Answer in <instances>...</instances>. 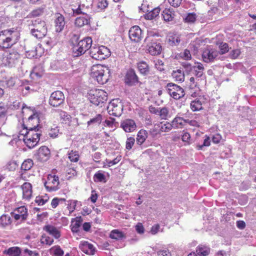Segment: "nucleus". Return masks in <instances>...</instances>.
Instances as JSON below:
<instances>
[{
    "instance_id": "4be33fe9",
    "label": "nucleus",
    "mask_w": 256,
    "mask_h": 256,
    "mask_svg": "<svg viewBox=\"0 0 256 256\" xmlns=\"http://www.w3.org/2000/svg\"><path fill=\"white\" fill-rule=\"evenodd\" d=\"M21 188L22 191V198L24 200H30L32 196V185L30 182H24Z\"/></svg>"
},
{
    "instance_id": "1a4fd4ad",
    "label": "nucleus",
    "mask_w": 256,
    "mask_h": 256,
    "mask_svg": "<svg viewBox=\"0 0 256 256\" xmlns=\"http://www.w3.org/2000/svg\"><path fill=\"white\" fill-rule=\"evenodd\" d=\"M122 109V104L119 99L112 100L107 107L109 114L115 116H121Z\"/></svg>"
},
{
    "instance_id": "ddd939ff",
    "label": "nucleus",
    "mask_w": 256,
    "mask_h": 256,
    "mask_svg": "<svg viewBox=\"0 0 256 256\" xmlns=\"http://www.w3.org/2000/svg\"><path fill=\"white\" fill-rule=\"evenodd\" d=\"M20 58V54L16 51L12 50L4 58V62L6 66L12 67L18 62Z\"/></svg>"
},
{
    "instance_id": "de8ad7c7",
    "label": "nucleus",
    "mask_w": 256,
    "mask_h": 256,
    "mask_svg": "<svg viewBox=\"0 0 256 256\" xmlns=\"http://www.w3.org/2000/svg\"><path fill=\"white\" fill-rule=\"evenodd\" d=\"M169 114V110L166 107L160 108L158 116L163 120H166Z\"/></svg>"
},
{
    "instance_id": "338daca9",
    "label": "nucleus",
    "mask_w": 256,
    "mask_h": 256,
    "mask_svg": "<svg viewBox=\"0 0 256 256\" xmlns=\"http://www.w3.org/2000/svg\"><path fill=\"white\" fill-rule=\"evenodd\" d=\"M157 253L158 256H171L170 252L168 250H160Z\"/></svg>"
},
{
    "instance_id": "dca6fc26",
    "label": "nucleus",
    "mask_w": 256,
    "mask_h": 256,
    "mask_svg": "<svg viewBox=\"0 0 256 256\" xmlns=\"http://www.w3.org/2000/svg\"><path fill=\"white\" fill-rule=\"evenodd\" d=\"M50 154L49 148L46 146H42L38 150L35 156L38 160L46 162L50 158Z\"/></svg>"
},
{
    "instance_id": "f03ea898",
    "label": "nucleus",
    "mask_w": 256,
    "mask_h": 256,
    "mask_svg": "<svg viewBox=\"0 0 256 256\" xmlns=\"http://www.w3.org/2000/svg\"><path fill=\"white\" fill-rule=\"evenodd\" d=\"M41 134L37 130H30L22 128L19 132V139L22 140L25 144L29 148L35 147L38 144Z\"/></svg>"
},
{
    "instance_id": "13d9d810",
    "label": "nucleus",
    "mask_w": 256,
    "mask_h": 256,
    "mask_svg": "<svg viewBox=\"0 0 256 256\" xmlns=\"http://www.w3.org/2000/svg\"><path fill=\"white\" fill-rule=\"evenodd\" d=\"M135 142V139L134 138L130 137L127 138L126 141V148L128 150H130Z\"/></svg>"
},
{
    "instance_id": "864d4df0",
    "label": "nucleus",
    "mask_w": 256,
    "mask_h": 256,
    "mask_svg": "<svg viewBox=\"0 0 256 256\" xmlns=\"http://www.w3.org/2000/svg\"><path fill=\"white\" fill-rule=\"evenodd\" d=\"M43 9L38 8L33 10L28 16L29 18L36 17L40 16L43 13Z\"/></svg>"
},
{
    "instance_id": "c9c22d12",
    "label": "nucleus",
    "mask_w": 256,
    "mask_h": 256,
    "mask_svg": "<svg viewBox=\"0 0 256 256\" xmlns=\"http://www.w3.org/2000/svg\"><path fill=\"white\" fill-rule=\"evenodd\" d=\"M172 76L177 82H182L184 80V74L180 70L174 71L172 73Z\"/></svg>"
},
{
    "instance_id": "20e7f679",
    "label": "nucleus",
    "mask_w": 256,
    "mask_h": 256,
    "mask_svg": "<svg viewBox=\"0 0 256 256\" xmlns=\"http://www.w3.org/2000/svg\"><path fill=\"white\" fill-rule=\"evenodd\" d=\"M28 26L32 34L37 38H41L46 34L47 28L46 22L40 18L31 20Z\"/></svg>"
},
{
    "instance_id": "f257e3e1",
    "label": "nucleus",
    "mask_w": 256,
    "mask_h": 256,
    "mask_svg": "<svg viewBox=\"0 0 256 256\" xmlns=\"http://www.w3.org/2000/svg\"><path fill=\"white\" fill-rule=\"evenodd\" d=\"M20 38V32L16 29L12 28L0 32V48H8L16 44Z\"/></svg>"
},
{
    "instance_id": "2eb2a0df",
    "label": "nucleus",
    "mask_w": 256,
    "mask_h": 256,
    "mask_svg": "<svg viewBox=\"0 0 256 256\" xmlns=\"http://www.w3.org/2000/svg\"><path fill=\"white\" fill-rule=\"evenodd\" d=\"M129 38L132 41L138 42L141 40L142 36V30L138 26H132L129 30Z\"/></svg>"
},
{
    "instance_id": "0eeeda50",
    "label": "nucleus",
    "mask_w": 256,
    "mask_h": 256,
    "mask_svg": "<svg viewBox=\"0 0 256 256\" xmlns=\"http://www.w3.org/2000/svg\"><path fill=\"white\" fill-rule=\"evenodd\" d=\"M90 54L92 58L102 60L108 58L110 55V52L104 46H93L90 50Z\"/></svg>"
},
{
    "instance_id": "4468645a",
    "label": "nucleus",
    "mask_w": 256,
    "mask_h": 256,
    "mask_svg": "<svg viewBox=\"0 0 256 256\" xmlns=\"http://www.w3.org/2000/svg\"><path fill=\"white\" fill-rule=\"evenodd\" d=\"M40 118L38 113L36 112L28 118L27 120V126L26 127L24 126H23L22 128H28V130H39L38 128Z\"/></svg>"
},
{
    "instance_id": "7ed1b4c3",
    "label": "nucleus",
    "mask_w": 256,
    "mask_h": 256,
    "mask_svg": "<svg viewBox=\"0 0 256 256\" xmlns=\"http://www.w3.org/2000/svg\"><path fill=\"white\" fill-rule=\"evenodd\" d=\"M110 70L108 68L100 64L94 65L90 70V76L98 84H103L108 80Z\"/></svg>"
},
{
    "instance_id": "b1692460",
    "label": "nucleus",
    "mask_w": 256,
    "mask_h": 256,
    "mask_svg": "<svg viewBox=\"0 0 256 256\" xmlns=\"http://www.w3.org/2000/svg\"><path fill=\"white\" fill-rule=\"evenodd\" d=\"M190 68L193 71V74L197 77H201L204 73V68L201 63L198 62L196 64L195 66H191L190 65L187 64V68Z\"/></svg>"
},
{
    "instance_id": "a878e982",
    "label": "nucleus",
    "mask_w": 256,
    "mask_h": 256,
    "mask_svg": "<svg viewBox=\"0 0 256 256\" xmlns=\"http://www.w3.org/2000/svg\"><path fill=\"white\" fill-rule=\"evenodd\" d=\"M138 82V78L134 71L132 70H128L126 75V82L130 85H132Z\"/></svg>"
},
{
    "instance_id": "69168bd1",
    "label": "nucleus",
    "mask_w": 256,
    "mask_h": 256,
    "mask_svg": "<svg viewBox=\"0 0 256 256\" xmlns=\"http://www.w3.org/2000/svg\"><path fill=\"white\" fill-rule=\"evenodd\" d=\"M168 3L173 7L177 8L180 6L182 0H168Z\"/></svg>"
},
{
    "instance_id": "49530a36",
    "label": "nucleus",
    "mask_w": 256,
    "mask_h": 256,
    "mask_svg": "<svg viewBox=\"0 0 256 256\" xmlns=\"http://www.w3.org/2000/svg\"><path fill=\"white\" fill-rule=\"evenodd\" d=\"M40 242L43 244L50 246L54 243L53 238L48 236L42 235L40 238Z\"/></svg>"
},
{
    "instance_id": "7c9ffc66",
    "label": "nucleus",
    "mask_w": 256,
    "mask_h": 256,
    "mask_svg": "<svg viewBox=\"0 0 256 256\" xmlns=\"http://www.w3.org/2000/svg\"><path fill=\"white\" fill-rule=\"evenodd\" d=\"M82 218L80 216L76 217L72 221L70 225L71 230L74 232H77L82 222Z\"/></svg>"
},
{
    "instance_id": "58836bf2",
    "label": "nucleus",
    "mask_w": 256,
    "mask_h": 256,
    "mask_svg": "<svg viewBox=\"0 0 256 256\" xmlns=\"http://www.w3.org/2000/svg\"><path fill=\"white\" fill-rule=\"evenodd\" d=\"M11 223L10 217L6 214H3L0 217V226L5 227Z\"/></svg>"
},
{
    "instance_id": "c756f323",
    "label": "nucleus",
    "mask_w": 256,
    "mask_h": 256,
    "mask_svg": "<svg viewBox=\"0 0 256 256\" xmlns=\"http://www.w3.org/2000/svg\"><path fill=\"white\" fill-rule=\"evenodd\" d=\"M186 120L181 117L176 116L170 123L172 128H181L184 126Z\"/></svg>"
},
{
    "instance_id": "774afa93",
    "label": "nucleus",
    "mask_w": 256,
    "mask_h": 256,
    "mask_svg": "<svg viewBox=\"0 0 256 256\" xmlns=\"http://www.w3.org/2000/svg\"><path fill=\"white\" fill-rule=\"evenodd\" d=\"M136 230L138 233L142 234L144 233V228L141 223H138L136 226Z\"/></svg>"
},
{
    "instance_id": "79ce46f5",
    "label": "nucleus",
    "mask_w": 256,
    "mask_h": 256,
    "mask_svg": "<svg viewBox=\"0 0 256 256\" xmlns=\"http://www.w3.org/2000/svg\"><path fill=\"white\" fill-rule=\"evenodd\" d=\"M80 202L76 200H69L67 202V208L69 210L70 214L72 212L76 209L77 204H80Z\"/></svg>"
},
{
    "instance_id": "6e6552de",
    "label": "nucleus",
    "mask_w": 256,
    "mask_h": 256,
    "mask_svg": "<svg viewBox=\"0 0 256 256\" xmlns=\"http://www.w3.org/2000/svg\"><path fill=\"white\" fill-rule=\"evenodd\" d=\"M44 185L46 190L49 192L56 191L60 188L58 177L52 174H48Z\"/></svg>"
},
{
    "instance_id": "aec40b11",
    "label": "nucleus",
    "mask_w": 256,
    "mask_h": 256,
    "mask_svg": "<svg viewBox=\"0 0 256 256\" xmlns=\"http://www.w3.org/2000/svg\"><path fill=\"white\" fill-rule=\"evenodd\" d=\"M120 126L126 132H131L136 130V125L132 119H126L121 122Z\"/></svg>"
},
{
    "instance_id": "37998d69",
    "label": "nucleus",
    "mask_w": 256,
    "mask_h": 256,
    "mask_svg": "<svg viewBox=\"0 0 256 256\" xmlns=\"http://www.w3.org/2000/svg\"><path fill=\"white\" fill-rule=\"evenodd\" d=\"M158 125L160 126V132H168L172 128L171 123L168 122L164 124L161 122Z\"/></svg>"
},
{
    "instance_id": "2f4dec72",
    "label": "nucleus",
    "mask_w": 256,
    "mask_h": 256,
    "mask_svg": "<svg viewBox=\"0 0 256 256\" xmlns=\"http://www.w3.org/2000/svg\"><path fill=\"white\" fill-rule=\"evenodd\" d=\"M49 252L52 256H64V251L58 245L52 246L49 250Z\"/></svg>"
},
{
    "instance_id": "8fccbe9b",
    "label": "nucleus",
    "mask_w": 256,
    "mask_h": 256,
    "mask_svg": "<svg viewBox=\"0 0 256 256\" xmlns=\"http://www.w3.org/2000/svg\"><path fill=\"white\" fill-rule=\"evenodd\" d=\"M68 158L72 162H77L80 158L78 152L71 150L68 154Z\"/></svg>"
},
{
    "instance_id": "393cba45",
    "label": "nucleus",
    "mask_w": 256,
    "mask_h": 256,
    "mask_svg": "<svg viewBox=\"0 0 256 256\" xmlns=\"http://www.w3.org/2000/svg\"><path fill=\"white\" fill-rule=\"evenodd\" d=\"M44 230L56 239L60 237L61 234L60 230L52 225L48 224L46 226Z\"/></svg>"
},
{
    "instance_id": "c03bdc74",
    "label": "nucleus",
    "mask_w": 256,
    "mask_h": 256,
    "mask_svg": "<svg viewBox=\"0 0 256 256\" xmlns=\"http://www.w3.org/2000/svg\"><path fill=\"white\" fill-rule=\"evenodd\" d=\"M105 175L102 171H98L94 176V180L95 182H106Z\"/></svg>"
},
{
    "instance_id": "a211bd4d",
    "label": "nucleus",
    "mask_w": 256,
    "mask_h": 256,
    "mask_svg": "<svg viewBox=\"0 0 256 256\" xmlns=\"http://www.w3.org/2000/svg\"><path fill=\"white\" fill-rule=\"evenodd\" d=\"M76 4H78V6L74 4L71 6L74 14H88L87 12L90 9L89 4L86 6L84 4L80 3L79 2Z\"/></svg>"
},
{
    "instance_id": "0e129e2a",
    "label": "nucleus",
    "mask_w": 256,
    "mask_h": 256,
    "mask_svg": "<svg viewBox=\"0 0 256 256\" xmlns=\"http://www.w3.org/2000/svg\"><path fill=\"white\" fill-rule=\"evenodd\" d=\"M48 201L47 199H44L42 196H36L35 202L40 206H42Z\"/></svg>"
},
{
    "instance_id": "bf43d9fd",
    "label": "nucleus",
    "mask_w": 256,
    "mask_h": 256,
    "mask_svg": "<svg viewBox=\"0 0 256 256\" xmlns=\"http://www.w3.org/2000/svg\"><path fill=\"white\" fill-rule=\"evenodd\" d=\"M196 20V14L194 13H190L184 18L186 22H194Z\"/></svg>"
},
{
    "instance_id": "39448f33",
    "label": "nucleus",
    "mask_w": 256,
    "mask_h": 256,
    "mask_svg": "<svg viewBox=\"0 0 256 256\" xmlns=\"http://www.w3.org/2000/svg\"><path fill=\"white\" fill-rule=\"evenodd\" d=\"M92 39L90 37H86L78 42L72 48L73 55L74 56H78L92 48Z\"/></svg>"
},
{
    "instance_id": "6ab92c4d",
    "label": "nucleus",
    "mask_w": 256,
    "mask_h": 256,
    "mask_svg": "<svg viewBox=\"0 0 256 256\" xmlns=\"http://www.w3.org/2000/svg\"><path fill=\"white\" fill-rule=\"evenodd\" d=\"M54 18L55 30L56 32H60L64 30L66 24L64 18L59 13L56 14Z\"/></svg>"
},
{
    "instance_id": "052dcab7",
    "label": "nucleus",
    "mask_w": 256,
    "mask_h": 256,
    "mask_svg": "<svg viewBox=\"0 0 256 256\" xmlns=\"http://www.w3.org/2000/svg\"><path fill=\"white\" fill-rule=\"evenodd\" d=\"M62 201H65V200L64 198H54L52 199L51 202L52 206L53 208H56L58 204L60 202Z\"/></svg>"
},
{
    "instance_id": "4c0bfd02",
    "label": "nucleus",
    "mask_w": 256,
    "mask_h": 256,
    "mask_svg": "<svg viewBox=\"0 0 256 256\" xmlns=\"http://www.w3.org/2000/svg\"><path fill=\"white\" fill-rule=\"evenodd\" d=\"M138 68L140 72L143 74H146L148 72L149 68L148 64L142 62L138 64Z\"/></svg>"
},
{
    "instance_id": "f704fd0d",
    "label": "nucleus",
    "mask_w": 256,
    "mask_h": 256,
    "mask_svg": "<svg viewBox=\"0 0 256 256\" xmlns=\"http://www.w3.org/2000/svg\"><path fill=\"white\" fill-rule=\"evenodd\" d=\"M210 252V248L205 246L200 245L197 247L196 252L200 256H207Z\"/></svg>"
},
{
    "instance_id": "5fc2aeb1",
    "label": "nucleus",
    "mask_w": 256,
    "mask_h": 256,
    "mask_svg": "<svg viewBox=\"0 0 256 256\" xmlns=\"http://www.w3.org/2000/svg\"><path fill=\"white\" fill-rule=\"evenodd\" d=\"M14 211L16 212L17 213L20 214L23 218H26L27 216V210L25 206H22L17 208Z\"/></svg>"
},
{
    "instance_id": "a19ab883",
    "label": "nucleus",
    "mask_w": 256,
    "mask_h": 256,
    "mask_svg": "<svg viewBox=\"0 0 256 256\" xmlns=\"http://www.w3.org/2000/svg\"><path fill=\"white\" fill-rule=\"evenodd\" d=\"M190 108L193 111H198L202 109V102L199 99H196L190 103Z\"/></svg>"
},
{
    "instance_id": "ea45409f",
    "label": "nucleus",
    "mask_w": 256,
    "mask_h": 256,
    "mask_svg": "<svg viewBox=\"0 0 256 256\" xmlns=\"http://www.w3.org/2000/svg\"><path fill=\"white\" fill-rule=\"evenodd\" d=\"M158 36V33L156 30H148L147 36L144 40L145 43H149L153 42L152 38Z\"/></svg>"
},
{
    "instance_id": "e2e57ef3",
    "label": "nucleus",
    "mask_w": 256,
    "mask_h": 256,
    "mask_svg": "<svg viewBox=\"0 0 256 256\" xmlns=\"http://www.w3.org/2000/svg\"><path fill=\"white\" fill-rule=\"evenodd\" d=\"M185 122L188 124L190 126L195 127H199L200 126V122L194 120H185Z\"/></svg>"
},
{
    "instance_id": "09e8293b",
    "label": "nucleus",
    "mask_w": 256,
    "mask_h": 256,
    "mask_svg": "<svg viewBox=\"0 0 256 256\" xmlns=\"http://www.w3.org/2000/svg\"><path fill=\"white\" fill-rule=\"evenodd\" d=\"M149 132L152 138H156L161 132L158 125H154V127L150 130Z\"/></svg>"
},
{
    "instance_id": "5701e85b",
    "label": "nucleus",
    "mask_w": 256,
    "mask_h": 256,
    "mask_svg": "<svg viewBox=\"0 0 256 256\" xmlns=\"http://www.w3.org/2000/svg\"><path fill=\"white\" fill-rule=\"evenodd\" d=\"M90 17L88 14H82L76 18L74 21V24L78 27H82L90 24Z\"/></svg>"
},
{
    "instance_id": "3c124183",
    "label": "nucleus",
    "mask_w": 256,
    "mask_h": 256,
    "mask_svg": "<svg viewBox=\"0 0 256 256\" xmlns=\"http://www.w3.org/2000/svg\"><path fill=\"white\" fill-rule=\"evenodd\" d=\"M182 140L184 142H186L188 145H190L192 144L190 134L187 132L183 131L182 135Z\"/></svg>"
},
{
    "instance_id": "680f3d73",
    "label": "nucleus",
    "mask_w": 256,
    "mask_h": 256,
    "mask_svg": "<svg viewBox=\"0 0 256 256\" xmlns=\"http://www.w3.org/2000/svg\"><path fill=\"white\" fill-rule=\"evenodd\" d=\"M154 64L156 68L160 71H162L164 70L163 64L164 63L162 60H157L154 61Z\"/></svg>"
},
{
    "instance_id": "cd10ccee",
    "label": "nucleus",
    "mask_w": 256,
    "mask_h": 256,
    "mask_svg": "<svg viewBox=\"0 0 256 256\" xmlns=\"http://www.w3.org/2000/svg\"><path fill=\"white\" fill-rule=\"evenodd\" d=\"M148 138V132L143 129L140 130L137 134L136 144L142 145Z\"/></svg>"
},
{
    "instance_id": "f3484780",
    "label": "nucleus",
    "mask_w": 256,
    "mask_h": 256,
    "mask_svg": "<svg viewBox=\"0 0 256 256\" xmlns=\"http://www.w3.org/2000/svg\"><path fill=\"white\" fill-rule=\"evenodd\" d=\"M79 248L82 252L88 255H94L96 251L94 245L87 241H81Z\"/></svg>"
},
{
    "instance_id": "a18cd8bd",
    "label": "nucleus",
    "mask_w": 256,
    "mask_h": 256,
    "mask_svg": "<svg viewBox=\"0 0 256 256\" xmlns=\"http://www.w3.org/2000/svg\"><path fill=\"white\" fill-rule=\"evenodd\" d=\"M34 164L33 161L31 159H28L24 160L21 166L22 170L26 171L30 170Z\"/></svg>"
},
{
    "instance_id": "603ef678",
    "label": "nucleus",
    "mask_w": 256,
    "mask_h": 256,
    "mask_svg": "<svg viewBox=\"0 0 256 256\" xmlns=\"http://www.w3.org/2000/svg\"><path fill=\"white\" fill-rule=\"evenodd\" d=\"M102 120V116L100 114H98L96 116L93 118L90 119L89 121L88 122V126H90L92 124H100Z\"/></svg>"
},
{
    "instance_id": "412c9836",
    "label": "nucleus",
    "mask_w": 256,
    "mask_h": 256,
    "mask_svg": "<svg viewBox=\"0 0 256 256\" xmlns=\"http://www.w3.org/2000/svg\"><path fill=\"white\" fill-rule=\"evenodd\" d=\"M146 44H147V50L151 55L156 56L160 54L162 46L160 44L154 42Z\"/></svg>"
},
{
    "instance_id": "e433bc0d",
    "label": "nucleus",
    "mask_w": 256,
    "mask_h": 256,
    "mask_svg": "<svg viewBox=\"0 0 256 256\" xmlns=\"http://www.w3.org/2000/svg\"><path fill=\"white\" fill-rule=\"evenodd\" d=\"M160 10V8L158 7L156 8L147 13L145 15V18L147 20H152L158 16Z\"/></svg>"
},
{
    "instance_id": "72a5a7b5",
    "label": "nucleus",
    "mask_w": 256,
    "mask_h": 256,
    "mask_svg": "<svg viewBox=\"0 0 256 256\" xmlns=\"http://www.w3.org/2000/svg\"><path fill=\"white\" fill-rule=\"evenodd\" d=\"M110 237L112 239L120 240L125 238V234L122 232L116 229L111 231L110 234Z\"/></svg>"
},
{
    "instance_id": "4d7b16f0",
    "label": "nucleus",
    "mask_w": 256,
    "mask_h": 256,
    "mask_svg": "<svg viewBox=\"0 0 256 256\" xmlns=\"http://www.w3.org/2000/svg\"><path fill=\"white\" fill-rule=\"evenodd\" d=\"M220 52L219 54H224L227 52L229 50L228 44L225 42H222L219 46Z\"/></svg>"
},
{
    "instance_id": "473e14b6",
    "label": "nucleus",
    "mask_w": 256,
    "mask_h": 256,
    "mask_svg": "<svg viewBox=\"0 0 256 256\" xmlns=\"http://www.w3.org/2000/svg\"><path fill=\"white\" fill-rule=\"evenodd\" d=\"M4 253L9 256H20L21 249L18 246H13L5 250Z\"/></svg>"
},
{
    "instance_id": "c85d7f7f",
    "label": "nucleus",
    "mask_w": 256,
    "mask_h": 256,
    "mask_svg": "<svg viewBox=\"0 0 256 256\" xmlns=\"http://www.w3.org/2000/svg\"><path fill=\"white\" fill-rule=\"evenodd\" d=\"M162 15L164 20L166 22L172 21L174 16V12L170 8H165L162 12Z\"/></svg>"
},
{
    "instance_id": "423d86ee",
    "label": "nucleus",
    "mask_w": 256,
    "mask_h": 256,
    "mask_svg": "<svg viewBox=\"0 0 256 256\" xmlns=\"http://www.w3.org/2000/svg\"><path fill=\"white\" fill-rule=\"evenodd\" d=\"M88 98L91 103L98 106L106 101L107 94L102 90H91L88 94Z\"/></svg>"
},
{
    "instance_id": "6e6d98bb",
    "label": "nucleus",
    "mask_w": 256,
    "mask_h": 256,
    "mask_svg": "<svg viewBox=\"0 0 256 256\" xmlns=\"http://www.w3.org/2000/svg\"><path fill=\"white\" fill-rule=\"evenodd\" d=\"M59 134V130L57 126L51 128L49 130L48 135L52 138H55L57 137Z\"/></svg>"
},
{
    "instance_id": "f8f14e48",
    "label": "nucleus",
    "mask_w": 256,
    "mask_h": 256,
    "mask_svg": "<svg viewBox=\"0 0 256 256\" xmlns=\"http://www.w3.org/2000/svg\"><path fill=\"white\" fill-rule=\"evenodd\" d=\"M64 100V96L63 93L60 90L53 92L50 98V104L56 107L63 104Z\"/></svg>"
},
{
    "instance_id": "9d476101",
    "label": "nucleus",
    "mask_w": 256,
    "mask_h": 256,
    "mask_svg": "<svg viewBox=\"0 0 256 256\" xmlns=\"http://www.w3.org/2000/svg\"><path fill=\"white\" fill-rule=\"evenodd\" d=\"M166 89L170 96L174 99L178 100L184 96V92L180 86L172 84L169 83L167 84Z\"/></svg>"
},
{
    "instance_id": "9b49d317",
    "label": "nucleus",
    "mask_w": 256,
    "mask_h": 256,
    "mask_svg": "<svg viewBox=\"0 0 256 256\" xmlns=\"http://www.w3.org/2000/svg\"><path fill=\"white\" fill-rule=\"evenodd\" d=\"M219 54V52L212 46H208L203 51L202 58L206 62H210L214 61Z\"/></svg>"
},
{
    "instance_id": "bb28decb",
    "label": "nucleus",
    "mask_w": 256,
    "mask_h": 256,
    "mask_svg": "<svg viewBox=\"0 0 256 256\" xmlns=\"http://www.w3.org/2000/svg\"><path fill=\"white\" fill-rule=\"evenodd\" d=\"M168 42L170 46H177L180 42V36L177 34H170L168 36Z\"/></svg>"
}]
</instances>
